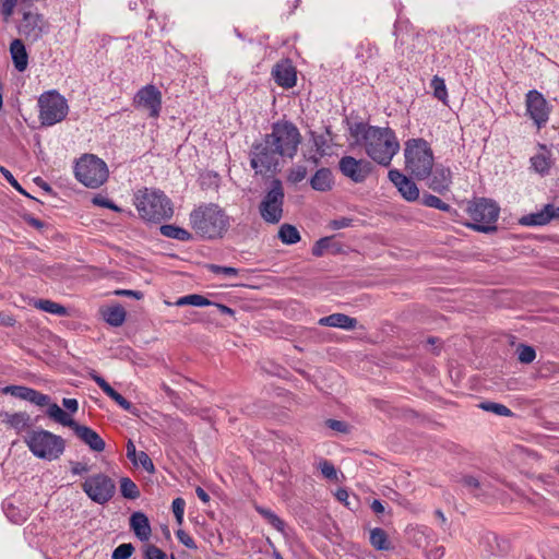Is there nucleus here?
<instances>
[{"label": "nucleus", "mask_w": 559, "mask_h": 559, "mask_svg": "<svg viewBox=\"0 0 559 559\" xmlns=\"http://www.w3.org/2000/svg\"><path fill=\"white\" fill-rule=\"evenodd\" d=\"M452 182V173L449 167L437 165L433 167L428 178V187L437 193H443L449 190Z\"/></svg>", "instance_id": "aec40b11"}, {"label": "nucleus", "mask_w": 559, "mask_h": 559, "mask_svg": "<svg viewBox=\"0 0 559 559\" xmlns=\"http://www.w3.org/2000/svg\"><path fill=\"white\" fill-rule=\"evenodd\" d=\"M445 549L443 546H435L426 550L427 559H442L444 557Z\"/></svg>", "instance_id": "0e129e2a"}, {"label": "nucleus", "mask_w": 559, "mask_h": 559, "mask_svg": "<svg viewBox=\"0 0 559 559\" xmlns=\"http://www.w3.org/2000/svg\"><path fill=\"white\" fill-rule=\"evenodd\" d=\"M35 307L45 312L63 317L68 313V310L64 306L51 301L49 299H38L35 301Z\"/></svg>", "instance_id": "e433bc0d"}, {"label": "nucleus", "mask_w": 559, "mask_h": 559, "mask_svg": "<svg viewBox=\"0 0 559 559\" xmlns=\"http://www.w3.org/2000/svg\"><path fill=\"white\" fill-rule=\"evenodd\" d=\"M146 559H166V554L154 545H148L145 549Z\"/></svg>", "instance_id": "680f3d73"}, {"label": "nucleus", "mask_w": 559, "mask_h": 559, "mask_svg": "<svg viewBox=\"0 0 559 559\" xmlns=\"http://www.w3.org/2000/svg\"><path fill=\"white\" fill-rule=\"evenodd\" d=\"M2 509L7 518L15 524L25 522L29 516L28 508L16 506L14 499H7L2 503Z\"/></svg>", "instance_id": "393cba45"}, {"label": "nucleus", "mask_w": 559, "mask_h": 559, "mask_svg": "<svg viewBox=\"0 0 559 559\" xmlns=\"http://www.w3.org/2000/svg\"><path fill=\"white\" fill-rule=\"evenodd\" d=\"M135 207L142 219L159 223L174 214L170 199L160 190L144 189L135 195Z\"/></svg>", "instance_id": "20e7f679"}, {"label": "nucleus", "mask_w": 559, "mask_h": 559, "mask_svg": "<svg viewBox=\"0 0 559 559\" xmlns=\"http://www.w3.org/2000/svg\"><path fill=\"white\" fill-rule=\"evenodd\" d=\"M272 74L274 81L282 87L290 88L296 84L295 68L287 61L275 64Z\"/></svg>", "instance_id": "5701e85b"}, {"label": "nucleus", "mask_w": 559, "mask_h": 559, "mask_svg": "<svg viewBox=\"0 0 559 559\" xmlns=\"http://www.w3.org/2000/svg\"><path fill=\"white\" fill-rule=\"evenodd\" d=\"M250 166L255 175H269L277 171L283 156L264 138L250 148Z\"/></svg>", "instance_id": "1a4fd4ad"}, {"label": "nucleus", "mask_w": 559, "mask_h": 559, "mask_svg": "<svg viewBox=\"0 0 559 559\" xmlns=\"http://www.w3.org/2000/svg\"><path fill=\"white\" fill-rule=\"evenodd\" d=\"M318 323L322 326L340 328L346 331L354 330L357 326V320L344 313H332L322 317Z\"/></svg>", "instance_id": "b1692460"}, {"label": "nucleus", "mask_w": 559, "mask_h": 559, "mask_svg": "<svg viewBox=\"0 0 559 559\" xmlns=\"http://www.w3.org/2000/svg\"><path fill=\"white\" fill-rule=\"evenodd\" d=\"M366 154L377 164L388 167L400 151L395 132L389 128L377 127L369 132L365 144Z\"/></svg>", "instance_id": "7ed1b4c3"}, {"label": "nucleus", "mask_w": 559, "mask_h": 559, "mask_svg": "<svg viewBox=\"0 0 559 559\" xmlns=\"http://www.w3.org/2000/svg\"><path fill=\"white\" fill-rule=\"evenodd\" d=\"M551 204H547L543 210L531 213L520 218V224L523 226H544L551 221Z\"/></svg>", "instance_id": "c756f323"}, {"label": "nucleus", "mask_w": 559, "mask_h": 559, "mask_svg": "<svg viewBox=\"0 0 559 559\" xmlns=\"http://www.w3.org/2000/svg\"><path fill=\"white\" fill-rule=\"evenodd\" d=\"M326 426L335 431L346 433L348 432V425L345 421L336 420V419H328Z\"/></svg>", "instance_id": "e2e57ef3"}, {"label": "nucleus", "mask_w": 559, "mask_h": 559, "mask_svg": "<svg viewBox=\"0 0 559 559\" xmlns=\"http://www.w3.org/2000/svg\"><path fill=\"white\" fill-rule=\"evenodd\" d=\"M10 52L15 69L20 72L26 70L28 64V55L22 39H13L10 44Z\"/></svg>", "instance_id": "a878e982"}, {"label": "nucleus", "mask_w": 559, "mask_h": 559, "mask_svg": "<svg viewBox=\"0 0 559 559\" xmlns=\"http://www.w3.org/2000/svg\"><path fill=\"white\" fill-rule=\"evenodd\" d=\"M518 359L522 364H531L536 358L534 347L525 344H520L516 348Z\"/></svg>", "instance_id": "49530a36"}, {"label": "nucleus", "mask_w": 559, "mask_h": 559, "mask_svg": "<svg viewBox=\"0 0 559 559\" xmlns=\"http://www.w3.org/2000/svg\"><path fill=\"white\" fill-rule=\"evenodd\" d=\"M130 528L138 539L147 542L152 534L151 524L146 514L141 511L133 512L130 516Z\"/></svg>", "instance_id": "4be33fe9"}, {"label": "nucleus", "mask_w": 559, "mask_h": 559, "mask_svg": "<svg viewBox=\"0 0 559 559\" xmlns=\"http://www.w3.org/2000/svg\"><path fill=\"white\" fill-rule=\"evenodd\" d=\"M134 551V547L130 543L119 545L111 555V559H129Z\"/></svg>", "instance_id": "8fccbe9b"}, {"label": "nucleus", "mask_w": 559, "mask_h": 559, "mask_svg": "<svg viewBox=\"0 0 559 559\" xmlns=\"http://www.w3.org/2000/svg\"><path fill=\"white\" fill-rule=\"evenodd\" d=\"M2 393L10 394L16 399L27 401L37 406L44 407L49 404L50 396L24 385H7Z\"/></svg>", "instance_id": "a211bd4d"}, {"label": "nucleus", "mask_w": 559, "mask_h": 559, "mask_svg": "<svg viewBox=\"0 0 559 559\" xmlns=\"http://www.w3.org/2000/svg\"><path fill=\"white\" fill-rule=\"evenodd\" d=\"M75 178L87 188H98L108 178L106 163L93 154L83 155L74 167Z\"/></svg>", "instance_id": "6e6552de"}, {"label": "nucleus", "mask_w": 559, "mask_h": 559, "mask_svg": "<svg viewBox=\"0 0 559 559\" xmlns=\"http://www.w3.org/2000/svg\"><path fill=\"white\" fill-rule=\"evenodd\" d=\"M71 429L90 450L94 452H103L105 450V441L94 429L79 423H75Z\"/></svg>", "instance_id": "6ab92c4d"}, {"label": "nucleus", "mask_w": 559, "mask_h": 559, "mask_svg": "<svg viewBox=\"0 0 559 559\" xmlns=\"http://www.w3.org/2000/svg\"><path fill=\"white\" fill-rule=\"evenodd\" d=\"M377 129L374 126H367L364 122H355L349 126V133L355 139L356 143L365 146L368 141L369 132Z\"/></svg>", "instance_id": "72a5a7b5"}, {"label": "nucleus", "mask_w": 559, "mask_h": 559, "mask_svg": "<svg viewBox=\"0 0 559 559\" xmlns=\"http://www.w3.org/2000/svg\"><path fill=\"white\" fill-rule=\"evenodd\" d=\"M406 26H407V21H402L400 19L396 20V22L394 24V29H393V35L396 37L395 46H397L400 41L403 43V39L400 37H401L403 28Z\"/></svg>", "instance_id": "774afa93"}, {"label": "nucleus", "mask_w": 559, "mask_h": 559, "mask_svg": "<svg viewBox=\"0 0 559 559\" xmlns=\"http://www.w3.org/2000/svg\"><path fill=\"white\" fill-rule=\"evenodd\" d=\"M107 396L114 400L123 411L135 414V406L127 399H124L120 393H118L114 388L107 393Z\"/></svg>", "instance_id": "de8ad7c7"}, {"label": "nucleus", "mask_w": 559, "mask_h": 559, "mask_svg": "<svg viewBox=\"0 0 559 559\" xmlns=\"http://www.w3.org/2000/svg\"><path fill=\"white\" fill-rule=\"evenodd\" d=\"M314 257H322L330 252L332 254H340L343 252L342 243L334 240V237H323L317 240L311 249Z\"/></svg>", "instance_id": "bb28decb"}, {"label": "nucleus", "mask_w": 559, "mask_h": 559, "mask_svg": "<svg viewBox=\"0 0 559 559\" xmlns=\"http://www.w3.org/2000/svg\"><path fill=\"white\" fill-rule=\"evenodd\" d=\"M405 169L417 180L430 177L435 166L433 152L424 139H409L404 147Z\"/></svg>", "instance_id": "f03ea898"}, {"label": "nucleus", "mask_w": 559, "mask_h": 559, "mask_svg": "<svg viewBox=\"0 0 559 559\" xmlns=\"http://www.w3.org/2000/svg\"><path fill=\"white\" fill-rule=\"evenodd\" d=\"M176 305L177 306L190 305V306H194V307H205V306L212 305V301H210L207 298H205L202 295L191 294V295L180 297L176 301Z\"/></svg>", "instance_id": "79ce46f5"}, {"label": "nucleus", "mask_w": 559, "mask_h": 559, "mask_svg": "<svg viewBox=\"0 0 559 559\" xmlns=\"http://www.w3.org/2000/svg\"><path fill=\"white\" fill-rule=\"evenodd\" d=\"M430 86L433 90V96L443 104H447L448 91L444 80L438 75H435L431 80Z\"/></svg>", "instance_id": "37998d69"}, {"label": "nucleus", "mask_w": 559, "mask_h": 559, "mask_svg": "<svg viewBox=\"0 0 559 559\" xmlns=\"http://www.w3.org/2000/svg\"><path fill=\"white\" fill-rule=\"evenodd\" d=\"M275 147L283 158L293 159L301 143L299 129L288 120H278L272 124L271 133L263 136Z\"/></svg>", "instance_id": "423d86ee"}, {"label": "nucleus", "mask_w": 559, "mask_h": 559, "mask_svg": "<svg viewBox=\"0 0 559 559\" xmlns=\"http://www.w3.org/2000/svg\"><path fill=\"white\" fill-rule=\"evenodd\" d=\"M207 270L215 274H223L228 277H235L239 275L240 270L233 266H223L217 264L206 265Z\"/></svg>", "instance_id": "3c124183"}, {"label": "nucleus", "mask_w": 559, "mask_h": 559, "mask_svg": "<svg viewBox=\"0 0 559 559\" xmlns=\"http://www.w3.org/2000/svg\"><path fill=\"white\" fill-rule=\"evenodd\" d=\"M353 223V219L352 218H347V217H342V218H338V219H333L330 222V228L333 229V230H337V229H342V228H347L352 225Z\"/></svg>", "instance_id": "69168bd1"}, {"label": "nucleus", "mask_w": 559, "mask_h": 559, "mask_svg": "<svg viewBox=\"0 0 559 559\" xmlns=\"http://www.w3.org/2000/svg\"><path fill=\"white\" fill-rule=\"evenodd\" d=\"M257 511L272 527L278 532H284L285 522L272 510L263 507H257Z\"/></svg>", "instance_id": "4c0bfd02"}, {"label": "nucleus", "mask_w": 559, "mask_h": 559, "mask_svg": "<svg viewBox=\"0 0 559 559\" xmlns=\"http://www.w3.org/2000/svg\"><path fill=\"white\" fill-rule=\"evenodd\" d=\"M370 543L378 550L389 549L388 535L382 528L376 527L370 532Z\"/></svg>", "instance_id": "ea45409f"}, {"label": "nucleus", "mask_w": 559, "mask_h": 559, "mask_svg": "<svg viewBox=\"0 0 559 559\" xmlns=\"http://www.w3.org/2000/svg\"><path fill=\"white\" fill-rule=\"evenodd\" d=\"M379 49L376 45L369 41H362L357 46L356 59L361 63H366L368 60L376 58Z\"/></svg>", "instance_id": "c9c22d12"}, {"label": "nucleus", "mask_w": 559, "mask_h": 559, "mask_svg": "<svg viewBox=\"0 0 559 559\" xmlns=\"http://www.w3.org/2000/svg\"><path fill=\"white\" fill-rule=\"evenodd\" d=\"M479 407L483 411L493 413L498 416L509 417V416L513 415L512 411L509 407H507L506 405L500 404V403H495V402H489V401L481 402L479 404Z\"/></svg>", "instance_id": "c03bdc74"}, {"label": "nucleus", "mask_w": 559, "mask_h": 559, "mask_svg": "<svg viewBox=\"0 0 559 559\" xmlns=\"http://www.w3.org/2000/svg\"><path fill=\"white\" fill-rule=\"evenodd\" d=\"M191 228L203 239H221L228 231L231 219L226 211L215 203H204L189 215Z\"/></svg>", "instance_id": "f257e3e1"}, {"label": "nucleus", "mask_w": 559, "mask_h": 559, "mask_svg": "<svg viewBox=\"0 0 559 559\" xmlns=\"http://www.w3.org/2000/svg\"><path fill=\"white\" fill-rule=\"evenodd\" d=\"M91 378L95 381V383L103 390V392L106 395L112 389V386L99 374L92 373Z\"/></svg>", "instance_id": "338daca9"}, {"label": "nucleus", "mask_w": 559, "mask_h": 559, "mask_svg": "<svg viewBox=\"0 0 559 559\" xmlns=\"http://www.w3.org/2000/svg\"><path fill=\"white\" fill-rule=\"evenodd\" d=\"M83 492L95 503L105 506L116 493V484L111 477L104 473L90 475L82 483Z\"/></svg>", "instance_id": "f8f14e48"}, {"label": "nucleus", "mask_w": 559, "mask_h": 559, "mask_svg": "<svg viewBox=\"0 0 559 559\" xmlns=\"http://www.w3.org/2000/svg\"><path fill=\"white\" fill-rule=\"evenodd\" d=\"M420 202L423 205H425L427 207L437 209L442 212L451 211V206L448 203L443 202L440 198H438L433 194H430V193H424L420 199Z\"/></svg>", "instance_id": "a19ab883"}, {"label": "nucleus", "mask_w": 559, "mask_h": 559, "mask_svg": "<svg viewBox=\"0 0 559 559\" xmlns=\"http://www.w3.org/2000/svg\"><path fill=\"white\" fill-rule=\"evenodd\" d=\"M17 31L27 41L36 43L48 33L49 24L37 11L24 10Z\"/></svg>", "instance_id": "ddd939ff"}, {"label": "nucleus", "mask_w": 559, "mask_h": 559, "mask_svg": "<svg viewBox=\"0 0 559 559\" xmlns=\"http://www.w3.org/2000/svg\"><path fill=\"white\" fill-rule=\"evenodd\" d=\"M525 103L526 112L530 118L538 129L544 127L549 119L550 107L543 94L536 90H532L526 94Z\"/></svg>", "instance_id": "dca6fc26"}, {"label": "nucleus", "mask_w": 559, "mask_h": 559, "mask_svg": "<svg viewBox=\"0 0 559 559\" xmlns=\"http://www.w3.org/2000/svg\"><path fill=\"white\" fill-rule=\"evenodd\" d=\"M19 0H0V14L4 22H9L14 14Z\"/></svg>", "instance_id": "09e8293b"}, {"label": "nucleus", "mask_w": 559, "mask_h": 559, "mask_svg": "<svg viewBox=\"0 0 559 559\" xmlns=\"http://www.w3.org/2000/svg\"><path fill=\"white\" fill-rule=\"evenodd\" d=\"M278 238L285 245H295L300 240V234L294 225L283 224L278 230Z\"/></svg>", "instance_id": "f704fd0d"}, {"label": "nucleus", "mask_w": 559, "mask_h": 559, "mask_svg": "<svg viewBox=\"0 0 559 559\" xmlns=\"http://www.w3.org/2000/svg\"><path fill=\"white\" fill-rule=\"evenodd\" d=\"M333 175L329 168H320L310 179V186L313 190L320 192L330 191L333 187Z\"/></svg>", "instance_id": "cd10ccee"}, {"label": "nucleus", "mask_w": 559, "mask_h": 559, "mask_svg": "<svg viewBox=\"0 0 559 559\" xmlns=\"http://www.w3.org/2000/svg\"><path fill=\"white\" fill-rule=\"evenodd\" d=\"M531 165L540 175L547 174L550 168V162L545 154H537L531 157Z\"/></svg>", "instance_id": "a18cd8bd"}, {"label": "nucleus", "mask_w": 559, "mask_h": 559, "mask_svg": "<svg viewBox=\"0 0 559 559\" xmlns=\"http://www.w3.org/2000/svg\"><path fill=\"white\" fill-rule=\"evenodd\" d=\"M388 177L401 193L403 199L408 202H414L419 199V189L417 185L413 179L405 176L402 171L399 169H391L389 170Z\"/></svg>", "instance_id": "f3484780"}, {"label": "nucleus", "mask_w": 559, "mask_h": 559, "mask_svg": "<svg viewBox=\"0 0 559 559\" xmlns=\"http://www.w3.org/2000/svg\"><path fill=\"white\" fill-rule=\"evenodd\" d=\"M0 418L4 425L14 429L17 435L31 430L29 428L32 426V418L26 412H2L0 414Z\"/></svg>", "instance_id": "412c9836"}, {"label": "nucleus", "mask_w": 559, "mask_h": 559, "mask_svg": "<svg viewBox=\"0 0 559 559\" xmlns=\"http://www.w3.org/2000/svg\"><path fill=\"white\" fill-rule=\"evenodd\" d=\"M120 491L126 499H138L140 497V490L135 483L129 477H122L120 480Z\"/></svg>", "instance_id": "58836bf2"}, {"label": "nucleus", "mask_w": 559, "mask_h": 559, "mask_svg": "<svg viewBox=\"0 0 559 559\" xmlns=\"http://www.w3.org/2000/svg\"><path fill=\"white\" fill-rule=\"evenodd\" d=\"M499 212L500 209L496 202L485 198L476 199L467 206V213L473 221L467 226L480 233L495 231Z\"/></svg>", "instance_id": "0eeeda50"}, {"label": "nucleus", "mask_w": 559, "mask_h": 559, "mask_svg": "<svg viewBox=\"0 0 559 559\" xmlns=\"http://www.w3.org/2000/svg\"><path fill=\"white\" fill-rule=\"evenodd\" d=\"M338 170L354 183L364 182L372 171V165L366 159L345 155L338 160Z\"/></svg>", "instance_id": "2eb2a0df"}, {"label": "nucleus", "mask_w": 559, "mask_h": 559, "mask_svg": "<svg viewBox=\"0 0 559 559\" xmlns=\"http://www.w3.org/2000/svg\"><path fill=\"white\" fill-rule=\"evenodd\" d=\"M159 231L164 237L179 241H190L193 238L190 231L176 225H163L160 226Z\"/></svg>", "instance_id": "473e14b6"}, {"label": "nucleus", "mask_w": 559, "mask_h": 559, "mask_svg": "<svg viewBox=\"0 0 559 559\" xmlns=\"http://www.w3.org/2000/svg\"><path fill=\"white\" fill-rule=\"evenodd\" d=\"M23 441L35 457L49 462L58 460L66 451V440L43 428L27 431Z\"/></svg>", "instance_id": "39448f33"}, {"label": "nucleus", "mask_w": 559, "mask_h": 559, "mask_svg": "<svg viewBox=\"0 0 559 559\" xmlns=\"http://www.w3.org/2000/svg\"><path fill=\"white\" fill-rule=\"evenodd\" d=\"M176 535H177V538L179 539V542L182 543L187 548H189V549L197 548V544H195L194 539L188 533H186L183 530H178L176 532Z\"/></svg>", "instance_id": "052dcab7"}, {"label": "nucleus", "mask_w": 559, "mask_h": 559, "mask_svg": "<svg viewBox=\"0 0 559 559\" xmlns=\"http://www.w3.org/2000/svg\"><path fill=\"white\" fill-rule=\"evenodd\" d=\"M47 406L46 414L49 418L53 419L58 424L72 428L76 423L74 419L70 417L68 413H66L58 404L50 403Z\"/></svg>", "instance_id": "7c9ffc66"}, {"label": "nucleus", "mask_w": 559, "mask_h": 559, "mask_svg": "<svg viewBox=\"0 0 559 559\" xmlns=\"http://www.w3.org/2000/svg\"><path fill=\"white\" fill-rule=\"evenodd\" d=\"M462 484L465 486L471 492L477 493V490L481 489L484 486V483L481 480L473 475H465L462 477Z\"/></svg>", "instance_id": "864d4df0"}, {"label": "nucleus", "mask_w": 559, "mask_h": 559, "mask_svg": "<svg viewBox=\"0 0 559 559\" xmlns=\"http://www.w3.org/2000/svg\"><path fill=\"white\" fill-rule=\"evenodd\" d=\"M39 120L41 126L51 127L61 122L68 115L67 99L57 91L43 93L38 98Z\"/></svg>", "instance_id": "9d476101"}, {"label": "nucleus", "mask_w": 559, "mask_h": 559, "mask_svg": "<svg viewBox=\"0 0 559 559\" xmlns=\"http://www.w3.org/2000/svg\"><path fill=\"white\" fill-rule=\"evenodd\" d=\"M284 188L280 179H273L263 195L259 213L262 219L269 224H277L283 218Z\"/></svg>", "instance_id": "9b49d317"}, {"label": "nucleus", "mask_w": 559, "mask_h": 559, "mask_svg": "<svg viewBox=\"0 0 559 559\" xmlns=\"http://www.w3.org/2000/svg\"><path fill=\"white\" fill-rule=\"evenodd\" d=\"M319 467H320L322 475L325 478L331 479V480L336 479L337 473H336L334 465L331 462L324 460L320 463Z\"/></svg>", "instance_id": "6e6d98bb"}, {"label": "nucleus", "mask_w": 559, "mask_h": 559, "mask_svg": "<svg viewBox=\"0 0 559 559\" xmlns=\"http://www.w3.org/2000/svg\"><path fill=\"white\" fill-rule=\"evenodd\" d=\"M71 465V474L82 476L87 474L92 466L87 462H70Z\"/></svg>", "instance_id": "bf43d9fd"}, {"label": "nucleus", "mask_w": 559, "mask_h": 559, "mask_svg": "<svg viewBox=\"0 0 559 559\" xmlns=\"http://www.w3.org/2000/svg\"><path fill=\"white\" fill-rule=\"evenodd\" d=\"M481 543L486 547L487 551L492 556L506 554L510 548L509 542L500 538L495 533H487L483 537Z\"/></svg>", "instance_id": "c85d7f7f"}, {"label": "nucleus", "mask_w": 559, "mask_h": 559, "mask_svg": "<svg viewBox=\"0 0 559 559\" xmlns=\"http://www.w3.org/2000/svg\"><path fill=\"white\" fill-rule=\"evenodd\" d=\"M136 109L146 110L151 118H157L162 110V93L153 84L141 87L133 97Z\"/></svg>", "instance_id": "4468645a"}, {"label": "nucleus", "mask_w": 559, "mask_h": 559, "mask_svg": "<svg viewBox=\"0 0 559 559\" xmlns=\"http://www.w3.org/2000/svg\"><path fill=\"white\" fill-rule=\"evenodd\" d=\"M413 41L412 51H417L419 53L427 51L429 44L424 34L417 33L414 35Z\"/></svg>", "instance_id": "5fc2aeb1"}, {"label": "nucleus", "mask_w": 559, "mask_h": 559, "mask_svg": "<svg viewBox=\"0 0 559 559\" xmlns=\"http://www.w3.org/2000/svg\"><path fill=\"white\" fill-rule=\"evenodd\" d=\"M307 176V168L302 165H298L296 167H293L288 175H287V180L290 182V183H298L300 181H302Z\"/></svg>", "instance_id": "603ef678"}, {"label": "nucleus", "mask_w": 559, "mask_h": 559, "mask_svg": "<svg viewBox=\"0 0 559 559\" xmlns=\"http://www.w3.org/2000/svg\"><path fill=\"white\" fill-rule=\"evenodd\" d=\"M136 461H138L136 464L141 465L146 472H148V473L154 472V469H155L154 464L146 452L140 451L136 456Z\"/></svg>", "instance_id": "4d7b16f0"}, {"label": "nucleus", "mask_w": 559, "mask_h": 559, "mask_svg": "<svg viewBox=\"0 0 559 559\" xmlns=\"http://www.w3.org/2000/svg\"><path fill=\"white\" fill-rule=\"evenodd\" d=\"M126 310L120 305L108 307L103 311L104 320L111 326L118 328L126 321Z\"/></svg>", "instance_id": "2f4dec72"}, {"label": "nucleus", "mask_w": 559, "mask_h": 559, "mask_svg": "<svg viewBox=\"0 0 559 559\" xmlns=\"http://www.w3.org/2000/svg\"><path fill=\"white\" fill-rule=\"evenodd\" d=\"M93 204L102 206V207L110 209L115 212L121 211L120 207L117 206L111 200H109L106 197L99 195V194L93 198Z\"/></svg>", "instance_id": "13d9d810"}]
</instances>
